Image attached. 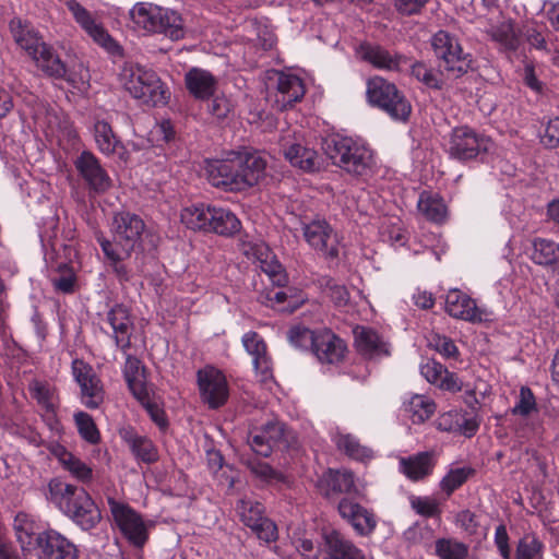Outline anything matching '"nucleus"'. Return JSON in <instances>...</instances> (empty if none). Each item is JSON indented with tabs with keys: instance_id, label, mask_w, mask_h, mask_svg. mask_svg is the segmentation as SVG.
<instances>
[{
	"instance_id": "a18cd8bd",
	"label": "nucleus",
	"mask_w": 559,
	"mask_h": 559,
	"mask_svg": "<svg viewBox=\"0 0 559 559\" xmlns=\"http://www.w3.org/2000/svg\"><path fill=\"white\" fill-rule=\"evenodd\" d=\"M28 391L32 397L35 399L43 408H45L50 425H52V423L57 424L55 418V404L52 402L53 392L50 386L41 381L33 380L28 385Z\"/></svg>"
},
{
	"instance_id": "c85d7f7f",
	"label": "nucleus",
	"mask_w": 559,
	"mask_h": 559,
	"mask_svg": "<svg viewBox=\"0 0 559 559\" xmlns=\"http://www.w3.org/2000/svg\"><path fill=\"white\" fill-rule=\"evenodd\" d=\"M421 376L431 384L441 390L457 392L462 389V382L455 373L450 372L441 362L427 359L420 365Z\"/></svg>"
},
{
	"instance_id": "39448f33",
	"label": "nucleus",
	"mask_w": 559,
	"mask_h": 559,
	"mask_svg": "<svg viewBox=\"0 0 559 559\" xmlns=\"http://www.w3.org/2000/svg\"><path fill=\"white\" fill-rule=\"evenodd\" d=\"M118 79L124 91L142 104L157 106L166 102L163 83L153 70L138 63L126 62Z\"/></svg>"
},
{
	"instance_id": "13d9d810",
	"label": "nucleus",
	"mask_w": 559,
	"mask_h": 559,
	"mask_svg": "<svg viewBox=\"0 0 559 559\" xmlns=\"http://www.w3.org/2000/svg\"><path fill=\"white\" fill-rule=\"evenodd\" d=\"M412 508L421 516L435 518L441 513L439 503L429 497H415L411 500Z\"/></svg>"
},
{
	"instance_id": "8fccbe9b",
	"label": "nucleus",
	"mask_w": 559,
	"mask_h": 559,
	"mask_svg": "<svg viewBox=\"0 0 559 559\" xmlns=\"http://www.w3.org/2000/svg\"><path fill=\"white\" fill-rule=\"evenodd\" d=\"M474 474H475V469L473 467L464 466V467L452 468L441 479L440 488L449 497L457 488H460L464 483H466L467 479L469 477H472Z\"/></svg>"
},
{
	"instance_id": "774afa93",
	"label": "nucleus",
	"mask_w": 559,
	"mask_h": 559,
	"mask_svg": "<svg viewBox=\"0 0 559 559\" xmlns=\"http://www.w3.org/2000/svg\"><path fill=\"white\" fill-rule=\"evenodd\" d=\"M60 270H62V274L52 278L53 287L63 294L73 293L75 285L74 273L66 264Z\"/></svg>"
},
{
	"instance_id": "aec40b11",
	"label": "nucleus",
	"mask_w": 559,
	"mask_h": 559,
	"mask_svg": "<svg viewBox=\"0 0 559 559\" xmlns=\"http://www.w3.org/2000/svg\"><path fill=\"white\" fill-rule=\"evenodd\" d=\"M74 164L90 190L104 193L110 188L111 180L94 154L85 151L81 153Z\"/></svg>"
},
{
	"instance_id": "6e6d98bb",
	"label": "nucleus",
	"mask_w": 559,
	"mask_h": 559,
	"mask_svg": "<svg viewBox=\"0 0 559 559\" xmlns=\"http://www.w3.org/2000/svg\"><path fill=\"white\" fill-rule=\"evenodd\" d=\"M317 332L304 326H293L288 332V340L293 346L300 349L311 348Z\"/></svg>"
},
{
	"instance_id": "864d4df0",
	"label": "nucleus",
	"mask_w": 559,
	"mask_h": 559,
	"mask_svg": "<svg viewBox=\"0 0 559 559\" xmlns=\"http://www.w3.org/2000/svg\"><path fill=\"white\" fill-rule=\"evenodd\" d=\"M428 346L439 353L443 358H457L460 352L454 342L440 333L431 332L427 336Z\"/></svg>"
},
{
	"instance_id": "bf43d9fd",
	"label": "nucleus",
	"mask_w": 559,
	"mask_h": 559,
	"mask_svg": "<svg viewBox=\"0 0 559 559\" xmlns=\"http://www.w3.org/2000/svg\"><path fill=\"white\" fill-rule=\"evenodd\" d=\"M267 258L269 254H266L264 260L260 259L261 270L269 276L273 284L278 287L284 286L287 282V277L282 265L274 259L269 261Z\"/></svg>"
},
{
	"instance_id": "9b49d317",
	"label": "nucleus",
	"mask_w": 559,
	"mask_h": 559,
	"mask_svg": "<svg viewBox=\"0 0 559 559\" xmlns=\"http://www.w3.org/2000/svg\"><path fill=\"white\" fill-rule=\"evenodd\" d=\"M491 141L468 127L455 128L450 136L448 152L460 160L475 158L491 146Z\"/></svg>"
},
{
	"instance_id": "e2e57ef3",
	"label": "nucleus",
	"mask_w": 559,
	"mask_h": 559,
	"mask_svg": "<svg viewBox=\"0 0 559 559\" xmlns=\"http://www.w3.org/2000/svg\"><path fill=\"white\" fill-rule=\"evenodd\" d=\"M231 110L233 105L225 95H214L207 104V111L218 120L227 118Z\"/></svg>"
},
{
	"instance_id": "cd10ccee",
	"label": "nucleus",
	"mask_w": 559,
	"mask_h": 559,
	"mask_svg": "<svg viewBox=\"0 0 559 559\" xmlns=\"http://www.w3.org/2000/svg\"><path fill=\"white\" fill-rule=\"evenodd\" d=\"M242 344L253 359L254 369L265 381L272 376V361L267 354L266 344L263 338L254 331H249L242 336Z\"/></svg>"
},
{
	"instance_id": "f03ea898",
	"label": "nucleus",
	"mask_w": 559,
	"mask_h": 559,
	"mask_svg": "<svg viewBox=\"0 0 559 559\" xmlns=\"http://www.w3.org/2000/svg\"><path fill=\"white\" fill-rule=\"evenodd\" d=\"M144 231L145 223L139 215L120 212L112 219L114 241L104 237L97 238L108 265L121 283L129 282L133 276L123 261L141 246Z\"/></svg>"
},
{
	"instance_id": "6ab92c4d",
	"label": "nucleus",
	"mask_w": 559,
	"mask_h": 559,
	"mask_svg": "<svg viewBox=\"0 0 559 559\" xmlns=\"http://www.w3.org/2000/svg\"><path fill=\"white\" fill-rule=\"evenodd\" d=\"M347 346L330 330L317 331L311 352L321 364L335 365L343 361Z\"/></svg>"
},
{
	"instance_id": "5701e85b",
	"label": "nucleus",
	"mask_w": 559,
	"mask_h": 559,
	"mask_svg": "<svg viewBox=\"0 0 559 559\" xmlns=\"http://www.w3.org/2000/svg\"><path fill=\"white\" fill-rule=\"evenodd\" d=\"M319 488L326 498L335 495H352L357 492L355 475L348 469L329 468L319 479Z\"/></svg>"
},
{
	"instance_id": "473e14b6",
	"label": "nucleus",
	"mask_w": 559,
	"mask_h": 559,
	"mask_svg": "<svg viewBox=\"0 0 559 559\" xmlns=\"http://www.w3.org/2000/svg\"><path fill=\"white\" fill-rule=\"evenodd\" d=\"M32 60L47 76L57 80L68 79V69L66 63L49 44L46 43L39 50H37L32 57Z\"/></svg>"
},
{
	"instance_id": "7c9ffc66",
	"label": "nucleus",
	"mask_w": 559,
	"mask_h": 559,
	"mask_svg": "<svg viewBox=\"0 0 559 559\" xmlns=\"http://www.w3.org/2000/svg\"><path fill=\"white\" fill-rule=\"evenodd\" d=\"M282 150L285 158L294 167H298L304 171L313 173L320 169L321 163L318 153L299 143L289 144L286 139L282 140Z\"/></svg>"
},
{
	"instance_id": "0e129e2a",
	"label": "nucleus",
	"mask_w": 559,
	"mask_h": 559,
	"mask_svg": "<svg viewBox=\"0 0 559 559\" xmlns=\"http://www.w3.org/2000/svg\"><path fill=\"white\" fill-rule=\"evenodd\" d=\"M540 142L547 148L559 147V117L547 121L544 131L540 132Z\"/></svg>"
},
{
	"instance_id": "de8ad7c7",
	"label": "nucleus",
	"mask_w": 559,
	"mask_h": 559,
	"mask_svg": "<svg viewBox=\"0 0 559 559\" xmlns=\"http://www.w3.org/2000/svg\"><path fill=\"white\" fill-rule=\"evenodd\" d=\"M515 559H544L543 542L535 534H525L518 542Z\"/></svg>"
},
{
	"instance_id": "393cba45",
	"label": "nucleus",
	"mask_w": 559,
	"mask_h": 559,
	"mask_svg": "<svg viewBox=\"0 0 559 559\" xmlns=\"http://www.w3.org/2000/svg\"><path fill=\"white\" fill-rule=\"evenodd\" d=\"M107 322L114 331V340L116 346L122 352H127L131 347V335L133 331V322L129 310L122 305L114 306L107 312Z\"/></svg>"
},
{
	"instance_id": "09e8293b",
	"label": "nucleus",
	"mask_w": 559,
	"mask_h": 559,
	"mask_svg": "<svg viewBox=\"0 0 559 559\" xmlns=\"http://www.w3.org/2000/svg\"><path fill=\"white\" fill-rule=\"evenodd\" d=\"M94 138L99 151L106 155L112 154L120 143L114 134L111 126L103 120L96 121L94 124Z\"/></svg>"
},
{
	"instance_id": "ddd939ff",
	"label": "nucleus",
	"mask_w": 559,
	"mask_h": 559,
	"mask_svg": "<svg viewBox=\"0 0 559 559\" xmlns=\"http://www.w3.org/2000/svg\"><path fill=\"white\" fill-rule=\"evenodd\" d=\"M200 395L211 408H218L227 402L229 390L225 374L213 366H205L197 373Z\"/></svg>"
},
{
	"instance_id": "423d86ee",
	"label": "nucleus",
	"mask_w": 559,
	"mask_h": 559,
	"mask_svg": "<svg viewBox=\"0 0 559 559\" xmlns=\"http://www.w3.org/2000/svg\"><path fill=\"white\" fill-rule=\"evenodd\" d=\"M368 103L385 111L392 119L407 121L412 105L396 85L382 76L376 75L367 81Z\"/></svg>"
},
{
	"instance_id": "2eb2a0df",
	"label": "nucleus",
	"mask_w": 559,
	"mask_h": 559,
	"mask_svg": "<svg viewBox=\"0 0 559 559\" xmlns=\"http://www.w3.org/2000/svg\"><path fill=\"white\" fill-rule=\"evenodd\" d=\"M237 512L242 523L250 527L259 539L271 543L277 538V527L273 521L264 516V508L260 502L241 499Z\"/></svg>"
},
{
	"instance_id": "c03bdc74",
	"label": "nucleus",
	"mask_w": 559,
	"mask_h": 559,
	"mask_svg": "<svg viewBox=\"0 0 559 559\" xmlns=\"http://www.w3.org/2000/svg\"><path fill=\"white\" fill-rule=\"evenodd\" d=\"M435 554L439 559H466L468 546L455 538H438L435 543Z\"/></svg>"
},
{
	"instance_id": "58836bf2",
	"label": "nucleus",
	"mask_w": 559,
	"mask_h": 559,
	"mask_svg": "<svg viewBox=\"0 0 559 559\" xmlns=\"http://www.w3.org/2000/svg\"><path fill=\"white\" fill-rule=\"evenodd\" d=\"M213 205L204 203L192 204L181 211L180 219L187 228L209 231Z\"/></svg>"
},
{
	"instance_id": "2f4dec72",
	"label": "nucleus",
	"mask_w": 559,
	"mask_h": 559,
	"mask_svg": "<svg viewBox=\"0 0 559 559\" xmlns=\"http://www.w3.org/2000/svg\"><path fill=\"white\" fill-rule=\"evenodd\" d=\"M357 349L369 358L390 355L389 344L372 329L358 326L354 331Z\"/></svg>"
},
{
	"instance_id": "3c124183",
	"label": "nucleus",
	"mask_w": 559,
	"mask_h": 559,
	"mask_svg": "<svg viewBox=\"0 0 559 559\" xmlns=\"http://www.w3.org/2000/svg\"><path fill=\"white\" fill-rule=\"evenodd\" d=\"M74 421L82 439L91 444H96L100 440V433L92 416L85 412H79L74 415Z\"/></svg>"
},
{
	"instance_id": "f704fd0d",
	"label": "nucleus",
	"mask_w": 559,
	"mask_h": 559,
	"mask_svg": "<svg viewBox=\"0 0 559 559\" xmlns=\"http://www.w3.org/2000/svg\"><path fill=\"white\" fill-rule=\"evenodd\" d=\"M160 10V7L152 3L140 2L130 10L129 14L134 27L146 33H156L158 20L162 19Z\"/></svg>"
},
{
	"instance_id": "a211bd4d",
	"label": "nucleus",
	"mask_w": 559,
	"mask_h": 559,
	"mask_svg": "<svg viewBox=\"0 0 559 559\" xmlns=\"http://www.w3.org/2000/svg\"><path fill=\"white\" fill-rule=\"evenodd\" d=\"M360 59L384 71H402L408 59L404 55L392 52L384 47L370 43H362L357 50Z\"/></svg>"
},
{
	"instance_id": "c756f323",
	"label": "nucleus",
	"mask_w": 559,
	"mask_h": 559,
	"mask_svg": "<svg viewBox=\"0 0 559 559\" xmlns=\"http://www.w3.org/2000/svg\"><path fill=\"white\" fill-rule=\"evenodd\" d=\"M401 472L411 480L418 481L429 476L436 465L433 451L419 452L399 461Z\"/></svg>"
},
{
	"instance_id": "680f3d73",
	"label": "nucleus",
	"mask_w": 559,
	"mask_h": 559,
	"mask_svg": "<svg viewBox=\"0 0 559 559\" xmlns=\"http://www.w3.org/2000/svg\"><path fill=\"white\" fill-rule=\"evenodd\" d=\"M245 464L252 474L262 480L270 481L280 477V474L270 464L258 459H248Z\"/></svg>"
},
{
	"instance_id": "4be33fe9",
	"label": "nucleus",
	"mask_w": 559,
	"mask_h": 559,
	"mask_svg": "<svg viewBox=\"0 0 559 559\" xmlns=\"http://www.w3.org/2000/svg\"><path fill=\"white\" fill-rule=\"evenodd\" d=\"M49 453L58 460L63 469L82 484H90L93 479V469L81 459L69 452L62 444L51 441L46 444Z\"/></svg>"
},
{
	"instance_id": "7ed1b4c3",
	"label": "nucleus",
	"mask_w": 559,
	"mask_h": 559,
	"mask_svg": "<svg viewBox=\"0 0 559 559\" xmlns=\"http://www.w3.org/2000/svg\"><path fill=\"white\" fill-rule=\"evenodd\" d=\"M48 489L51 501L81 530L91 531L102 521L98 506L83 487L55 478Z\"/></svg>"
},
{
	"instance_id": "6e6552de",
	"label": "nucleus",
	"mask_w": 559,
	"mask_h": 559,
	"mask_svg": "<svg viewBox=\"0 0 559 559\" xmlns=\"http://www.w3.org/2000/svg\"><path fill=\"white\" fill-rule=\"evenodd\" d=\"M431 47L440 67L451 76L460 78L472 69V55L464 52L459 39L449 32H437L431 38Z\"/></svg>"
},
{
	"instance_id": "a19ab883",
	"label": "nucleus",
	"mask_w": 559,
	"mask_h": 559,
	"mask_svg": "<svg viewBox=\"0 0 559 559\" xmlns=\"http://www.w3.org/2000/svg\"><path fill=\"white\" fill-rule=\"evenodd\" d=\"M334 442L337 450L353 460L365 462L373 456V451L350 433H337Z\"/></svg>"
},
{
	"instance_id": "f3484780",
	"label": "nucleus",
	"mask_w": 559,
	"mask_h": 559,
	"mask_svg": "<svg viewBox=\"0 0 559 559\" xmlns=\"http://www.w3.org/2000/svg\"><path fill=\"white\" fill-rule=\"evenodd\" d=\"M39 559H79L76 546L55 530H47L36 536Z\"/></svg>"
},
{
	"instance_id": "0eeeda50",
	"label": "nucleus",
	"mask_w": 559,
	"mask_h": 559,
	"mask_svg": "<svg viewBox=\"0 0 559 559\" xmlns=\"http://www.w3.org/2000/svg\"><path fill=\"white\" fill-rule=\"evenodd\" d=\"M296 549L304 559H350L361 550L335 530L323 533L322 540L317 546L311 539H299Z\"/></svg>"
},
{
	"instance_id": "412c9836",
	"label": "nucleus",
	"mask_w": 559,
	"mask_h": 559,
	"mask_svg": "<svg viewBox=\"0 0 559 559\" xmlns=\"http://www.w3.org/2000/svg\"><path fill=\"white\" fill-rule=\"evenodd\" d=\"M275 74V105L280 110H286L302 99L306 93L305 84L302 79L294 73L277 71Z\"/></svg>"
},
{
	"instance_id": "603ef678",
	"label": "nucleus",
	"mask_w": 559,
	"mask_h": 559,
	"mask_svg": "<svg viewBox=\"0 0 559 559\" xmlns=\"http://www.w3.org/2000/svg\"><path fill=\"white\" fill-rule=\"evenodd\" d=\"M318 285L322 293H324L331 300L337 305H346L349 299V293L344 285L336 283L329 276L318 278Z\"/></svg>"
},
{
	"instance_id": "79ce46f5",
	"label": "nucleus",
	"mask_w": 559,
	"mask_h": 559,
	"mask_svg": "<svg viewBox=\"0 0 559 559\" xmlns=\"http://www.w3.org/2000/svg\"><path fill=\"white\" fill-rule=\"evenodd\" d=\"M404 412L413 424H421L436 412V403L428 396L415 394L404 403Z\"/></svg>"
},
{
	"instance_id": "69168bd1",
	"label": "nucleus",
	"mask_w": 559,
	"mask_h": 559,
	"mask_svg": "<svg viewBox=\"0 0 559 559\" xmlns=\"http://www.w3.org/2000/svg\"><path fill=\"white\" fill-rule=\"evenodd\" d=\"M455 524L468 535L476 534L479 527L477 515L468 509L456 513Z\"/></svg>"
},
{
	"instance_id": "5fc2aeb1",
	"label": "nucleus",
	"mask_w": 559,
	"mask_h": 559,
	"mask_svg": "<svg viewBox=\"0 0 559 559\" xmlns=\"http://www.w3.org/2000/svg\"><path fill=\"white\" fill-rule=\"evenodd\" d=\"M492 40L501 45L506 50L514 51L518 49L519 39L510 23H502L491 31Z\"/></svg>"
},
{
	"instance_id": "4c0bfd02",
	"label": "nucleus",
	"mask_w": 559,
	"mask_h": 559,
	"mask_svg": "<svg viewBox=\"0 0 559 559\" xmlns=\"http://www.w3.org/2000/svg\"><path fill=\"white\" fill-rule=\"evenodd\" d=\"M209 231L221 236H233L240 230V221L228 209L213 206Z\"/></svg>"
},
{
	"instance_id": "72a5a7b5",
	"label": "nucleus",
	"mask_w": 559,
	"mask_h": 559,
	"mask_svg": "<svg viewBox=\"0 0 559 559\" xmlns=\"http://www.w3.org/2000/svg\"><path fill=\"white\" fill-rule=\"evenodd\" d=\"M532 247L531 258L535 264L554 272L559 270V243L551 239L537 237L532 241Z\"/></svg>"
},
{
	"instance_id": "1a4fd4ad",
	"label": "nucleus",
	"mask_w": 559,
	"mask_h": 559,
	"mask_svg": "<svg viewBox=\"0 0 559 559\" xmlns=\"http://www.w3.org/2000/svg\"><path fill=\"white\" fill-rule=\"evenodd\" d=\"M64 5L75 23L94 43L112 55H121V47L114 40L93 12L88 11L78 0H66Z\"/></svg>"
},
{
	"instance_id": "a878e982",
	"label": "nucleus",
	"mask_w": 559,
	"mask_h": 559,
	"mask_svg": "<svg viewBox=\"0 0 559 559\" xmlns=\"http://www.w3.org/2000/svg\"><path fill=\"white\" fill-rule=\"evenodd\" d=\"M9 28L15 44L31 58L46 44L34 26L20 17L12 19Z\"/></svg>"
},
{
	"instance_id": "052dcab7",
	"label": "nucleus",
	"mask_w": 559,
	"mask_h": 559,
	"mask_svg": "<svg viewBox=\"0 0 559 559\" xmlns=\"http://www.w3.org/2000/svg\"><path fill=\"white\" fill-rule=\"evenodd\" d=\"M533 411H536L535 396L530 388L522 386L520 390L519 401L512 408V414L527 416Z\"/></svg>"
},
{
	"instance_id": "338daca9",
	"label": "nucleus",
	"mask_w": 559,
	"mask_h": 559,
	"mask_svg": "<svg viewBox=\"0 0 559 559\" xmlns=\"http://www.w3.org/2000/svg\"><path fill=\"white\" fill-rule=\"evenodd\" d=\"M258 429L260 433H262L263 438L266 440L269 445H271L272 450L282 440L284 435V427L278 421H269Z\"/></svg>"
},
{
	"instance_id": "e433bc0d",
	"label": "nucleus",
	"mask_w": 559,
	"mask_h": 559,
	"mask_svg": "<svg viewBox=\"0 0 559 559\" xmlns=\"http://www.w3.org/2000/svg\"><path fill=\"white\" fill-rule=\"evenodd\" d=\"M123 439L138 461L145 464H153L158 461V449L150 438L135 432H126Z\"/></svg>"
},
{
	"instance_id": "f257e3e1",
	"label": "nucleus",
	"mask_w": 559,
	"mask_h": 559,
	"mask_svg": "<svg viewBox=\"0 0 559 559\" xmlns=\"http://www.w3.org/2000/svg\"><path fill=\"white\" fill-rule=\"evenodd\" d=\"M266 160L258 152L242 150L230 152L226 158L214 160L207 166V179L216 188L228 191H243L263 178Z\"/></svg>"
},
{
	"instance_id": "ea45409f",
	"label": "nucleus",
	"mask_w": 559,
	"mask_h": 559,
	"mask_svg": "<svg viewBox=\"0 0 559 559\" xmlns=\"http://www.w3.org/2000/svg\"><path fill=\"white\" fill-rule=\"evenodd\" d=\"M417 207L428 221L437 224L443 223L448 215V207L437 193L424 191L419 197Z\"/></svg>"
},
{
	"instance_id": "b1692460",
	"label": "nucleus",
	"mask_w": 559,
	"mask_h": 559,
	"mask_svg": "<svg viewBox=\"0 0 559 559\" xmlns=\"http://www.w3.org/2000/svg\"><path fill=\"white\" fill-rule=\"evenodd\" d=\"M444 309L449 316L455 319L468 322L481 321V312L475 300L459 289H451L447 294Z\"/></svg>"
},
{
	"instance_id": "37998d69",
	"label": "nucleus",
	"mask_w": 559,
	"mask_h": 559,
	"mask_svg": "<svg viewBox=\"0 0 559 559\" xmlns=\"http://www.w3.org/2000/svg\"><path fill=\"white\" fill-rule=\"evenodd\" d=\"M162 19L158 20L156 33L163 34L171 40H179L185 37V24L181 15L169 9L162 8Z\"/></svg>"
},
{
	"instance_id": "4468645a",
	"label": "nucleus",
	"mask_w": 559,
	"mask_h": 559,
	"mask_svg": "<svg viewBox=\"0 0 559 559\" xmlns=\"http://www.w3.org/2000/svg\"><path fill=\"white\" fill-rule=\"evenodd\" d=\"M72 373L80 385L82 403L87 408H98L104 402L105 390L93 368L81 359H74Z\"/></svg>"
},
{
	"instance_id": "c9c22d12",
	"label": "nucleus",
	"mask_w": 559,
	"mask_h": 559,
	"mask_svg": "<svg viewBox=\"0 0 559 559\" xmlns=\"http://www.w3.org/2000/svg\"><path fill=\"white\" fill-rule=\"evenodd\" d=\"M123 376L134 397L141 403H144V401L147 400V388L145 385L140 359L128 355L123 368Z\"/></svg>"
},
{
	"instance_id": "f8f14e48",
	"label": "nucleus",
	"mask_w": 559,
	"mask_h": 559,
	"mask_svg": "<svg viewBox=\"0 0 559 559\" xmlns=\"http://www.w3.org/2000/svg\"><path fill=\"white\" fill-rule=\"evenodd\" d=\"M304 238L318 253L329 260L338 258V238L325 219H313L302 226Z\"/></svg>"
},
{
	"instance_id": "49530a36",
	"label": "nucleus",
	"mask_w": 559,
	"mask_h": 559,
	"mask_svg": "<svg viewBox=\"0 0 559 559\" xmlns=\"http://www.w3.org/2000/svg\"><path fill=\"white\" fill-rule=\"evenodd\" d=\"M411 75L429 88L441 90L443 87L442 73L423 61H415L411 66Z\"/></svg>"
},
{
	"instance_id": "dca6fc26",
	"label": "nucleus",
	"mask_w": 559,
	"mask_h": 559,
	"mask_svg": "<svg viewBox=\"0 0 559 559\" xmlns=\"http://www.w3.org/2000/svg\"><path fill=\"white\" fill-rule=\"evenodd\" d=\"M337 511L340 516L361 537L370 536L378 525L374 512L361 506L353 498H342L337 503Z\"/></svg>"
},
{
	"instance_id": "20e7f679",
	"label": "nucleus",
	"mask_w": 559,
	"mask_h": 559,
	"mask_svg": "<svg viewBox=\"0 0 559 559\" xmlns=\"http://www.w3.org/2000/svg\"><path fill=\"white\" fill-rule=\"evenodd\" d=\"M323 150L335 166L354 176L367 175L373 165L372 152L348 136L326 139Z\"/></svg>"
},
{
	"instance_id": "9d476101",
	"label": "nucleus",
	"mask_w": 559,
	"mask_h": 559,
	"mask_svg": "<svg viewBox=\"0 0 559 559\" xmlns=\"http://www.w3.org/2000/svg\"><path fill=\"white\" fill-rule=\"evenodd\" d=\"M110 513L122 535L134 547L141 548L148 538L147 526L142 516L128 504L107 498Z\"/></svg>"
},
{
	"instance_id": "4d7b16f0",
	"label": "nucleus",
	"mask_w": 559,
	"mask_h": 559,
	"mask_svg": "<svg viewBox=\"0 0 559 559\" xmlns=\"http://www.w3.org/2000/svg\"><path fill=\"white\" fill-rule=\"evenodd\" d=\"M438 430L454 432L463 427V415L456 411H450L441 414L435 421Z\"/></svg>"
},
{
	"instance_id": "bb28decb",
	"label": "nucleus",
	"mask_w": 559,
	"mask_h": 559,
	"mask_svg": "<svg viewBox=\"0 0 559 559\" xmlns=\"http://www.w3.org/2000/svg\"><path fill=\"white\" fill-rule=\"evenodd\" d=\"M185 84L195 99L205 100L214 96L218 80L210 71L194 67L185 74Z\"/></svg>"
}]
</instances>
